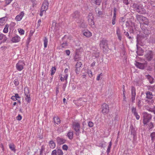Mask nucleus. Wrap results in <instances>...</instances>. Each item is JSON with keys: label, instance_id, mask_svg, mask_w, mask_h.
Listing matches in <instances>:
<instances>
[{"label": "nucleus", "instance_id": "obj_1", "mask_svg": "<svg viewBox=\"0 0 155 155\" xmlns=\"http://www.w3.org/2000/svg\"><path fill=\"white\" fill-rule=\"evenodd\" d=\"M134 8L135 10L137 12L140 14H144L146 13V11L143 7L142 5H134Z\"/></svg>", "mask_w": 155, "mask_h": 155}, {"label": "nucleus", "instance_id": "obj_2", "mask_svg": "<svg viewBox=\"0 0 155 155\" xmlns=\"http://www.w3.org/2000/svg\"><path fill=\"white\" fill-rule=\"evenodd\" d=\"M72 128L76 132L75 134L77 136H79L81 133L80 128H81L80 124L77 122H74L72 124Z\"/></svg>", "mask_w": 155, "mask_h": 155}, {"label": "nucleus", "instance_id": "obj_3", "mask_svg": "<svg viewBox=\"0 0 155 155\" xmlns=\"http://www.w3.org/2000/svg\"><path fill=\"white\" fill-rule=\"evenodd\" d=\"M152 116L150 114L145 113L143 116V123L144 125L146 124L151 119Z\"/></svg>", "mask_w": 155, "mask_h": 155}, {"label": "nucleus", "instance_id": "obj_4", "mask_svg": "<svg viewBox=\"0 0 155 155\" xmlns=\"http://www.w3.org/2000/svg\"><path fill=\"white\" fill-rule=\"evenodd\" d=\"M25 65V63L23 61H19L16 64V69L19 71H21L24 68Z\"/></svg>", "mask_w": 155, "mask_h": 155}, {"label": "nucleus", "instance_id": "obj_5", "mask_svg": "<svg viewBox=\"0 0 155 155\" xmlns=\"http://www.w3.org/2000/svg\"><path fill=\"white\" fill-rule=\"evenodd\" d=\"M147 37L142 32L137 34V42L141 41L143 40L146 39Z\"/></svg>", "mask_w": 155, "mask_h": 155}, {"label": "nucleus", "instance_id": "obj_6", "mask_svg": "<svg viewBox=\"0 0 155 155\" xmlns=\"http://www.w3.org/2000/svg\"><path fill=\"white\" fill-rule=\"evenodd\" d=\"M102 112L104 114L107 113L109 111L108 105L105 103L102 104Z\"/></svg>", "mask_w": 155, "mask_h": 155}, {"label": "nucleus", "instance_id": "obj_7", "mask_svg": "<svg viewBox=\"0 0 155 155\" xmlns=\"http://www.w3.org/2000/svg\"><path fill=\"white\" fill-rule=\"evenodd\" d=\"M94 17L91 14H89L88 17V20L89 25L93 27L94 26V23L93 20Z\"/></svg>", "mask_w": 155, "mask_h": 155}, {"label": "nucleus", "instance_id": "obj_8", "mask_svg": "<svg viewBox=\"0 0 155 155\" xmlns=\"http://www.w3.org/2000/svg\"><path fill=\"white\" fill-rule=\"evenodd\" d=\"M145 59L147 61H150L152 59L153 54L151 51H147L145 55Z\"/></svg>", "mask_w": 155, "mask_h": 155}, {"label": "nucleus", "instance_id": "obj_9", "mask_svg": "<svg viewBox=\"0 0 155 155\" xmlns=\"http://www.w3.org/2000/svg\"><path fill=\"white\" fill-rule=\"evenodd\" d=\"M107 41L105 39H103L100 41V47L102 49H104L107 47Z\"/></svg>", "mask_w": 155, "mask_h": 155}, {"label": "nucleus", "instance_id": "obj_10", "mask_svg": "<svg viewBox=\"0 0 155 155\" xmlns=\"http://www.w3.org/2000/svg\"><path fill=\"white\" fill-rule=\"evenodd\" d=\"M25 98L26 101L28 103H29L31 101V98H30V94L29 92V90L27 88L25 90Z\"/></svg>", "mask_w": 155, "mask_h": 155}, {"label": "nucleus", "instance_id": "obj_11", "mask_svg": "<svg viewBox=\"0 0 155 155\" xmlns=\"http://www.w3.org/2000/svg\"><path fill=\"white\" fill-rule=\"evenodd\" d=\"M71 15L73 18L76 19V21L79 19L80 16V12L78 11H75Z\"/></svg>", "mask_w": 155, "mask_h": 155}, {"label": "nucleus", "instance_id": "obj_12", "mask_svg": "<svg viewBox=\"0 0 155 155\" xmlns=\"http://www.w3.org/2000/svg\"><path fill=\"white\" fill-rule=\"evenodd\" d=\"M49 3L47 1L45 0L43 3L41 9L42 11H44L45 12L47 10L48 8Z\"/></svg>", "mask_w": 155, "mask_h": 155}, {"label": "nucleus", "instance_id": "obj_13", "mask_svg": "<svg viewBox=\"0 0 155 155\" xmlns=\"http://www.w3.org/2000/svg\"><path fill=\"white\" fill-rule=\"evenodd\" d=\"M131 99L132 101V102H134V100H135V97L136 95L135 89L134 87H132L131 88Z\"/></svg>", "mask_w": 155, "mask_h": 155}, {"label": "nucleus", "instance_id": "obj_14", "mask_svg": "<svg viewBox=\"0 0 155 155\" xmlns=\"http://www.w3.org/2000/svg\"><path fill=\"white\" fill-rule=\"evenodd\" d=\"M56 140L57 143L60 145L64 143L66 141L65 140L59 137L57 138Z\"/></svg>", "mask_w": 155, "mask_h": 155}, {"label": "nucleus", "instance_id": "obj_15", "mask_svg": "<svg viewBox=\"0 0 155 155\" xmlns=\"http://www.w3.org/2000/svg\"><path fill=\"white\" fill-rule=\"evenodd\" d=\"M135 64L137 67L140 69H143L145 68V65L144 64L141 63L139 62H136Z\"/></svg>", "mask_w": 155, "mask_h": 155}, {"label": "nucleus", "instance_id": "obj_16", "mask_svg": "<svg viewBox=\"0 0 155 155\" xmlns=\"http://www.w3.org/2000/svg\"><path fill=\"white\" fill-rule=\"evenodd\" d=\"M24 13L23 12H21L19 15H17L15 17V19L17 21H20L24 16Z\"/></svg>", "mask_w": 155, "mask_h": 155}, {"label": "nucleus", "instance_id": "obj_17", "mask_svg": "<svg viewBox=\"0 0 155 155\" xmlns=\"http://www.w3.org/2000/svg\"><path fill=\"white\" fill-rule=\"evenodd\" d=\"M116 34L118 39L120 41H121L122 39V36L121 35L119 27H117Z\"/></svg>", "mask_w": 155, "mask_h": 155}, {"label": "nucleus", "instance_id": "obj_18", "mask_svg": "<svg viewBox=\"0 0 155 155\" xmlns=\"http://www.w3.org/2000/svg\"><path fill=\"white\" fill-rule=\"evenodd\" d=\"M20 40V38L18 35L14 37L12 39V41L13 42L16 43L19 42Z\"/></svg>", "mask_w": 155, "mask_h": 155}, {"label": "nucleus", "instance_id": "obj_19", "mask_svg": "<svg viewBox=\"0 0 155 155\" xmlns=\"http://www.w3.org/2000/svg\"><path fill=\"white\" fill-rule=\"evenodd\" d=\"M67 136L70 140H71L73 137V132L72 131H69L68 133Z\"/></svg>", "mask_w": 155, "mask_h": 155}, {"label": "nucleus", "instance_id": "obj_20", "mask_svg": "<svg viewBox=\"0 0 155 155\" xmlns=\"http://www.w3.org/2000/svg\"><path fill=\"white\" fill-rule=\"evenodd\" d=\"M7 19L6 17H4L0 18V25H3L5 24Z\"/></svg>", "mask_w": 155, "mask_h": 155}, {"label": "nucleus", "instance_id": "obj_21", "mask_svg": "<svg viewBox=\"0 0 155 155\" xmlns=\"http://www.w3.org/2000/svg\"><path fill=\"white\" fill-rule=\"evenodd\" d=\"M146 97L147 98L151 99L153 97V95L152 93L150 91H147L146 93Z\"/></svg>", "mask_w": 155, "mask_h": 155}, {"label": "nucleus", "instance_id": "obj_22", "mask_svg": "<svg viewBox=\"0 0 155 155\" xmlns=\"http://www.w3.org/2000/svg\"><path fill=\"white\" fill-rule=\"evenodd\" d=\"M3 40V42H5L7 40V38L6 37L5 35L2 33H0V40Z\"/></svg>", "mask_w": 155, "mask_h": 155}, {"label": "nucleus", "instance_id": "obj_23", "mask_svg": "<svg viewBox=\"0 0 155 155\" xmlns=\"http://www.w3.org/2000/svg\"><path fill=\"white\" fill-rule=\"evenodd\" d=\"M144 51L141 48L138 49V51H137V53L138 55H143Z\"/></svg>", "mask_w": 155, "mask_h": 155}, {"label": "nucleus", "instance_id": "obj_24", "mask_svg": "<svg viewBox=\"0 0 155 155\" xmlns=\"http://www.w3.org/2000/svg\"><path fill=\"white\" fill-rule=\"evenodd\" d=\"M83 35L87 37H89L91 36V33L88 31L84 32L83 33Z\"/></svg>", "mask_w": 155, "mask_h": 155}, {"label": "nucleus", "instance_id": "obj_25", "mask_svg": "<svg viewBox=\"0 0 155 155\" xmlns=\"http://www.w3.org/2000/svg\"><path fill=\"white\" fill-rule=\"evenodd\" d=\"M49 145L50 147L52 149L54 148L55 147V143L53 140H51L49 142Z\"/></svg>", "mask_w": 155, "mask_h": 155}, {"label": "nucleus", "instance_id": "obj_26", "mask_svg": "<svg viewBox=\"0 0 155 155\" xmlns=\"http://www.w3.org/2000/svg\"><path fill=\"white\" fill-rule=\"evenodd\" d=\"M142 21L143 22L144 24L145 25H148L149 24V21L148 19H147L146 17L144 18Z\"/></svg>", "mask_w": 155, "mask_h": 155}, {"label": "nucleus", "instance_id": "obj_27", "mask_svg": "<svg viewBox=\"0 0 155 155\" xmlns=\"http://www.w3.org/2000/svg\"><path fill=\"white\" fill-rule=\"evenodd\" d=\"M56 23L55 21H53L52 25V26L51 28L53 30H57L56 28Z\"/></svg>", "mask_w": 155, "mask_h": 155}, {"label": "nucleus", "instance_id": "obj_28", "mask_svg": "<svg viewBox=\"0 0 155 155\" xmlns=\"http://www.w3.org/2000/svg\"><path fill=\"white\" fill-rule=\"evenodd\" d=\"M54 120L55 123H56L57 124L60 123V120L58 117H54Z\"/></svg>", "mask_w": 155, "mask_h": 155}, {"label": "nucleus", "instance_id": "obj_29", "mask_svg": "<svg viewBox=\"0 0 155 155\" xmlns=\"http://www.w3.org/2000/svg\"><path fill=\"white\" fill-rule=\"evenodd\" d=\"M141 32L144 34L147 37L149 34L150 33V31L147 29H144L143 32Z\"/></svg>", "mask_w": 155, "mask_h": 155}, {"label": "nucleus", "instance_id": "obj_30", "mask_svg": "<svg viewBox=\"0 0 155 155\" xmlns=\"http://www.w3.org/2000/svg\"><path fill=\"white\" fill-rule=\"evenodd\" d=\"M146 76H147V78L148 79L149 82L151 84H152L153 82V78L149 75H146Z\"/></svg>", "mask_w": 155, "mask_h": 155}, {"label": "nucleus", "instance_id": "obj_31", "mask_svg": "<svg viewBox=\"0 0 155 155\" xmlns=\"http://www.w3.org/2000/svg\"><path fill=\"white\" fill-rule=\"evenodd\" d=\"M44 47L45 48H46L47 46L48 43V39L46 37L44 38Z\"/></svg>", "mask_w": 155, "mask_h": 155}, {"label": "nucleus", "instance_id": "obj_32", "mask_svg": "<svg viewBox=\"0 0 155 155\" xmlns=\"http://www.w3.org/2000/svg\"><path fill=\"white\" fill-rule=\"evenodd\" d=\"M144 17L140 15H137L136 16V18L137 20L138 21H141L143 20Z\"/></svg>", "mask_w": 155, "mask_h": 155}, {"label": "nucleus", "instance_id": "obj_33", "mask_svg": "<svg viewBox=\"0 0 155 155\" xmlns=\"http://www.w3.org/2000/svg\"><path fill=\"white\" fill-rule=\"evenodd\" d=\"M112 145V143L111 141H110L109 143V145L108 146V148L107 150V154H108L110 152V148Z\"/></svg>", "mask_w": 155, "mask_h": 155}, {"label": "nucleus", "instance_id": "obj_34", "mask_svg": "<svg viewBox=\"0 0 155 155\" xmlns=\"http://www.w3.org/2000/svg\"><path fill=\"white\" fill-rule=\"evenodd\" d=\"M9 27V25L8 24H6L5 27L3 30V32L5 33H7L8 31V28Z\"/></svg>", "mask_w": 155, "mask_h": 155}, {"label": "nucleus", "instance_id": "obj_35", "mask_svg": "<svg viewBox=\"0 0 155 155\" xmlns=\"http://www.w3.org/2000/svg\"><path fill=\"white\" fill-rule=\"evenodd\" d=\"M151 140L153 142L155 140V132L152 133L150 134Z\"/></svg>", "mask_w": 155, "mask_h": 155}, {"label": "nucleus", "instance_id": "obj_36", "mask_svg": "<svg viewBox=\"0 0 155 155\" xmlns=\"http://www.w3.org/2000/svg\"><path fill=\"white\" fill-rule=\"evenodd\" d=\"M81 23L80 25L81 27L82 28H85L86 27L87 25L84 21H81Z\"/></svg>", "mask_w": 155, "mask_h": 155}, {"label": "nucleus", "instance_id": "obj_37", "mask_svg": "<svg viewBox=\"0 0 155 155\" xmlns=\"http://www.w3.org/2000/svg\"><path fill=\"white\" fill-rule=\"evenodd\" d=\"M82 65V64L81 62L80 61L78 62L75 65V67H77L79 68H80Z\"/></svg>", "mask_w": 155, "mask_h": 155}, {"label": "nucleus", "instance_id": "obj_38", "mask_svg": "<svg viewBox=\"0 0 155 155\" xmlns=\"http://www.w3.org/2000/svg\"><path fill=\"white\" fill-rule=\"evenodd\" d=\"M56 70V68L54 67H52L51 69V75H53L54 74V73H55Z\"/></svg>", "mask_w": 155, "mask_h": 155}, {"label": "nucleus", "instance_id": "obj_39", "mask_svg": "<svg viewBox=\"0 0 155 155\" xmlns=\"http://www.w3.org/2000/svg\"><path fill=\"white\" fill-rule=\"evenodd\" d=\"M57 155H63V152L61 149H58L56 151Z\"/></svg>", "mask_w": 155, "mask_h": 155}, {"label": "nucleus", "instance_id": "obj_40", "mask_svg": "<svg viewBox=\"0 0 155 155\" xmlns=\"http://www.w3.org/2000/svg\"><path fill=\"white\" fill-rule=\"evenodd\" d=\"M9 147L10 148L12 151H15V150L14 147V145L13 144H10L9 145Z\"/></svg>", "mask_w": 155, "mask_h": 155}, {"label": "nucleus", "instance_id": "obj_41", "mask_svg": "<svg viewBox=\"0 0 155 155\" xmlns=\"http://www.w3.org/2000/svg\"><path fill=\"white\" fill-rule=\"evenodd\" d=\"M102 0H94V3L95 4L98 5H100Z\"/></svg>", "mask_w": 155, "mask_h": 155}, {"label": "nucleus", "instance_id": "obj_42", "mask_svg": "<svg viewBox=\"0 0 155 155\" xmlns=\"http://www.w3.org/2000/svg\"><path fill=\"white\" fill-rule=\"evenodd\" d=\"M102 73H101L98 75L97 76V81H99L102 78Z\"/></svg>", "mask_w": 155, "mask_h": 155}, {"label": "nucleus", "instance_id": "obj_43", "mask_svg": "<svg viewBox=\"0 0 155 155\" xmlns=\"http://www.w3.org/2000/svg\"><path fill=\"white\" fill-rule=\"evenodd\" d=\"M68 46V43L66 42H63L61 45V46L63 48H65Z\"/></svg>", "mask_w": 155, "mask_h": 155}, {"label": "nucleus", "instance_id": "obj_44", "mask_svg": "<svg viewBox=\"0 0 155 155\" xmlns=\"http://www.w3.org/2000/svg\"><path fill=\"white\" fill-rule=\"evenodd\" d=\"M75 71L76 73L77 74H78L80 73L81 70V68H79L77 67H75Z\"/></svg>", "mask_w": 155, "mask_h": 155}, {"label": "nucleus", "instance_id": "obj_45", "mask_svg": "<svg viewBox=\"0 0 155 155\" xmlns=\"http://www.w3.org/2000/svg\"><path fill=\"white\" fill-rule=\"evenodd\" d=\"M87 73L89 76L90 77L92 76V72L91 70H87Z\"/></svg>", "mask_w": 155, "mask_h": 155}, {"label": "nucleus", "instance_id": "obj_46", "mask_svg": "<svg viewBox=\"0 0 155 155\" xmlns=\"http://www.w3.org/2000/svg\"><path fill=\"white\" fill-rule=\"evenodd\" d=\"M132 112L134 114L137 113L136 111V108L133 107L132 108Z\"/></svg>", "mask_w": 155, "mask_h": 155}, {"label": "nucleus", "instance_id": "obj_47", "mask_svg": "<svg viewBox=\"0 0 155 155\" xmlns=\"http://www.w3.org/2000/svg\"><path fill=\"white\" fill-rule=\"evenodd\" d=\"M116 18V16H113L112 18V24L113 25H114L115 24V21Z\"/></svg>", "mask_w": 155, "mask_h": 155}, {"label": "nucleus", "instance_id": "obj_48", "mask_svg": "<svg viewBox=\"0 0 155 155\" xmlns=\"http://www.w3.org/2000/svg\"><path fill=\"white\" fill-rule=\"evenodd\" d=\"M18 31L20 34L21 35H22L24 34L25 31L22 29H18Z\"/></svg>", "mask_w": 155, "mask_h": 155}, {"label": "nucleus", "instance_id": "obj_49", "mask_svg": "<svg viewBox=\"0 0 155 155\" xmlns=\"http://www.w3.org/2000/svg\"><path fill=\"white\" fill-rule=\"evenodd\" d=\"M14 83L16 86H17L19 84L18 80L17 79H15L14 81Z\"/></svg>", "mask_w": 155, "mask_h": 155}, {"label": "nucleus", "instance_id": "obj_50", "mask_svg": "<svg viewBox=\"0 0 155 155\" xmlns=\"http://www.w3.org/2000/svg\"><path fill=\"white\" fill-rule=\"evenodd\" d=\"M134 115L136 117V118L137 120H138L140 118V116L139 115H138L137 113L135 114Z\"/></svg>", "mask_w": 155, "mask_h": 155}, {"label": "nucleus", "instance_id": "obj_51", "mask_svg": "<svg viewBox=\"0 0 155 155\" xmlns=\"http://www.w3.org/2000/svg\"><path fill=\"white\" fill-rule=\"evenodd\" d=\"M62 149L64 150H67L68 149V147L66 145H64L62 146Z\"/></svg>", "mask_w": 155, "mask_h": 155}, {"label": "nucleus", "instance_id": "obj_52", "mask_svg": "<svg viewBox=\"0 0 155 155\" xmlns=\"http://www.w3.org/2000/svg\"><path fill=\"white\" fill-rule=\"evenodd\" d=\"M94 126V123L91 121H90L88 123V126L90 127H92Z\"/></svg>", "mask_w": 155, "mask_h": 155}, {"label": "nucleus", "instance_id": "obj_53", "mask_svg": "<svg viewBox=\"0 0 155 155\" xmlns=\"http://www.w3.org/2000/svg\"><path fill=\"white\" fill-rule=\"evenodd\" d=\"M13 0H5V3L7 5H9Z\"/></svg>", "mask_w": 155, "mask_h": 155}, {"label": "nucleus", "instance_id": "obj_54", "mask_svg": "<svg viewBox=\"0 0 155 155\" xmlns=\"http://www.w3.org/2000/svg\"><path fill=\"white\" fill-rule=\"evenodd\" d=\"M117 9L116 8H114V15L116 16V12Z\"/></svg>", "mask_w": 155, "mask_h": 155}, {"label": "nucleus", "instance_id": "obj_55", "mask_svg": "<svg viewBox=\"0 0 155 155\" xmlns=\"http://www.w3.org/2000/svg\"><path fill=\"white\" fill-rule=\"evenodd\" d=\"M21 116L19 114L16 117V119L18 120H21Z\"/></svg>", "mask_w": 155, "mask_h": 155}, {"label": "nucleus", "instance_id": "obj_56", "mask_svg": "<svg viewBox=\"0 0 155 155\" xmlns=\"http://www.w3.org/2000/svg\"><path fill=\"white\" fill-rule=\"evenodd\" d=\"M150 129L152 128L153 127V125L152 122H150L149 125Z\"/></svg>", "mask_w": 155, "mask_h": 155}, {"label": "nucleus", "instance_id": "obj_57", "mask_svg": "<svg viewBox=\"0 0 155 155\" xmlns=\"http://www.w3.org/2000/svg\"><path fill=\"white\" fill-rule=\"evenodd\" d=\"M51 155H57L56 150H54L52 151Z\"/></svg>", "mask_w": 155, "mask_h": 155}, {"label": "nucleus", "instance_id": "obj_58", "mask_svg": "<svg viewBox=\"0 0 155 155\" xmlns=\"http://www.w3.org/2000/svg\"><path fill=\"white\" fill-rule=\"evenodd\" d=\"M130 131H131V134H134L135 133V130L133 128H131V129L130 130Z\"/></svg>", "mask_w": 155, "mask_h": 155}, {"label": "nucleus", "instance_id": "obj_59", "mask_svg": "<svg viewBox=\"0 0 155 155\" xmlns=\"http://www.w3.org/2000/svg\"><path fill=\"white\" fill-rule=\"evenodd\" d=\"M65 52L66 54L67 55H69L70 54V51L68 50H66Z\"/></svg>", "mask_w": 155, "mask_h": 155}, {"label": "nucleus", "instance_id": "obj_60", "mask_svg": "<svg viewBox=\"0 0 155 155\" xmlns=\"http://www.w3.org/2000/svg\"><path fill=\"white\" fill-rule=\"evenodd\" d=\"M141 102L140 100H139L138 102L137 105L138 107H140L141 106Z\"/></svg>", "mask_w": 155, "mask_h": 155}, {"label": "nucleus", "instance_id": "obj_61", "mask_svg": "<svg viewBox=\"0 0 155 155\" xmlns=\"http://www.w3.org/2000/svg\"><path fill=\"white\" fill-rule=\"evenodd\" d=\"M66 87V84H63V87H62V89L64 91H65Z\"/></svg>", "mask_w": 155, "mask_h": 155}, {"label": "nucleus", "instance_id": "obj_62", "mask_svg": "<svg viewBox=\"0 0 155 155\" xmlns=\"http://www.w3.org/2000/svg\"><path fill=\"white\" fill-rule=\"evenodd\" d=\"M123 1L124 3L126 5H127L128 4V0H123Z\"/></svg>", "mask_w": 155, "mask_h": 155}, {"label": "nucleus", "instance_id": "obj_63", "mask_svg": "<svg viewBox=\"0 0 155 155\" xmlns=\"http://www.w3.org/2000/svg\"><path fill=\"white\" fill-rule=\"evenodd\" d=\"M44 150V149L43 147H42L40 150V155H42V153L43 151Z\"/></svg>", "mask_w": 155, "mask_h": 155}, {"label": "nucleus", "instance_id": "obj_64", "mask_svg": "<svg viewBox=\"0 0 155 155\" xmlns=\"http://www.w3.org/2000/svg\"><path fill=\"white\" fill-rule=\"evenodd\" d=\"M11 98L12 100L13 101H16L17 100V99L16 98V97H15L14 96H12Z\"/></svg>", "mask_w": 155, "mask_h": 155}]
</instances>
